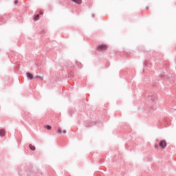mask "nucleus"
Returning <instances> with one entry per match:
<instances>
[{
  "label": "nucleus",
  "instance_id": "1a4fd4ad",
  "mask_svg": "<svg viewBox=\"0 0 176 176\" xmlns=\"http://www.w3.org/2000/svg\"><path fill=\"white\" fill-rule=\"evenodd\" d=\"M39 78V79H41V80H43V77H42V76H36L35 77H34V79H36V78Z\"/></svg>",
  "mask_w": 176,
  "mask_h": 176
},
{
  "label": "nucleus",
  "instance_id": "ddd939ff",
  "mask_svg": "<svg viewBox=\"0 0 176 176\" xmlns=\"http://www.w3.org/2000/svg\"><path fill=\"white\" fill-rule=\"evenodd\" d=\"M155 148H159V145L157 144H155Z\"/></svg>",
  "mask_w": 176,
  "mask_h": 176
},
{
  "label": "nucleus",
  "instance_id": "6e6552de",
  "mask_svg": "<svg viewBox=\"0 0 176 176\" xmlns=\"http://www.w3.org/2000/svg\"><path fill=\"white\" fill-rule=\"evenodd\" d=\"M29 148L31 151H35L36 148L32 144H29Z\"/></svg>",
  "mask_w": 176,
  "mask_h": 176
},
{
  "label": "nucleus",
  "instance_id": "20e7f679",
  "mask_svg": "<svg viewBox=\"0 0 176 176\" xmlns=\"http://www.w3.org/2000/svg\"><path fill=\"white\" fill-rule=\"evenodd\" d=\"M148 100H151V101H155L156 100V96H155L154 95H148Z\"/></svg>",
  "mask_w": 176,
  "mask_h": 176
},
{
  "label": "nucleus",
  "instance_id": "a211bd4d",
  "mask_svg": "<svg viewBox=\"0 0 176 176\" xmlns=\"http://www.w3.org/2000/svg\"><path fill=\"white\" fill-rule=\"evenodd\" d=\"M146 9H148V7H146Z\"/></svg>",
  "mask_w": 176,
  "mask_h": 176
},
{
  "label": "nucleus",
  "instance_id": "f3484780",
  "mask_svg": "<svg viewBox=\"0 0 176 176\" xmlns=\"http://www.w3.org/2000/svg\"><path fill=\"white\" fill-rule=\"evenodd\" d=\"M92 17H94V14H92Z\"/></svg>",
  "mask_w": 176,
  "mask_h": 176
},
{
  "label": "nucleus",
  "instance_id": "9d476101",
  "mask_svg": "<svg viewBox=\"0 0 176 176\" xmlns=\"http://www.w3.org/2000/svg\"><path fill=\"white\" fill-rule=\"evenodd\" d=\"M45 129H47V130H52V127L50 125H45Z\"/></svg>",
  "mask_w": 176,
  "mask_h": 176
},
{
  "label": "nucleus",
  "instance_id": "dca6fc26",
  "mask_svg": "<svg viewBox=\"0 0 176 176\" xmlns=\"http://www.w3.org/2000/svg\"><path fill=\"white\" fill-rule=\"evenodd\" d=\"M40 14H43V12L40 11Z\"/></svg>",
  "mask_w": 176,
  "mask_h": 176
},
{
  "label": "nucleus",
  "instance_id": "2eb2a0df",
  "mask_svg": "<svg viewBox=\"0 0 176 176\" xmlns=\"http://www.w3.org/2000/svg\"><path fill=\"white\" fill-rule=\"evenodd\" d=\"M160 78H164V75H160Z\"/></svg>",
  "mask_w": 176,
  "mask_h": 176
},
{
  "label": "nucleus",
  "instance_id": "f8f14e48",
  "mask_svg": "<svg viewBox=\"0 0 176 176\" xmlns=\"http://www.w3.org/2000/svg\"><path fill=\"white\" fill-rule=\"evenodd\" d=\"M14 5H17V3H19V1L17 0H15L14 2Z\"/></svg>",
  "mask_w": 176,
  "mask_h": 176
},
{
  "label": "nucleus",
  "instance_id": "4468645a",
  "mask_svg": "<svg viewBox=\"0 0 176 176\" xmlns=\"http://www.w3.org/2000/svg\"><path fill=\"white\" fill-rule=\"evenodd\" d=\"M63 134H66L67 133V130H63Z\"/></svg>",
  "mask_w": 176,
  "mask_h": 176
},
{
  "label": "nucleus",
  "instance_id": "9b49d317",
  "mask_svg": "<svg viewBox=\"0 0 176 176\" xmlns=\"http://www.w3.org/2000/svg\"><path fill=\"white\" fill-rule=\"evenodd\" d=\"M58 134H61V133H62L61 128H58Z\"/></svg>",
  "mask_w": 176,
  "mask_h": 176
},
{
  "label": "nucleus",
  "instance_id": "423d86ee",
  "mask_svg": "<svg viewBox=\"0 0 176 176\" xmlns=\"http://www.w3.org/2000/svg\"><path fill=\"white\" fill-rule=\"evenodd\" d=\"M5 136V129H1L0 130V137Z\"/></svg>",
  "mask_w": 176,
  "mask_h": 176
},
{
  "label": "nucleus",
  "instance_id": "f03ea898",
  "mask_svg": "<svg viewBox=\"0 0 176 176\" xmlns=\"http://www.w3.org/2000/svg\"><path fill=\"white\" fill-rule=\"evenodd\" d=\"M107 49V47L106 45H100L98 47L97 50L99 52H102L104 50H106Z\"/></svg>",
  "mask_w": 176,
  "mask_h": 176
},
{
  "label": "nucleus",
  "instance_id": "7ed1b4c3",
  "mask_svg": "<svg viewBox=\"0 0 176 176\" xmlns=\"http://www.w3.org/2000/svg\"><path fill=\"white\" fill-rule=\"evenodd\" d=\"M26 76L28 79H30V80H32V79H34V76L32 75V74L30 72L26 73Z\"/></svg>",
  "mask_w": 176,
  "mask_h": 176
},
{
  "label": "nucleus",
  "instance_id": "39448f33",
  "mask_svg": "<svg viewBox=\"0 0 176 176\" xmlns=\"http://www.w3.org/2000/svg\"><path fill=\"white\" fill-rule=\"evenodd\" d=\"M74 3H77L78 5H80L82 3V0H72Z\"/></svg>",
  "mask_w": 176,
  "mask_h": 176
},
{
  "label": "nucleus",
  "instance_id": "0eeeda50",
  "mask_svg": "<svg viewBox=\"0 0 176 176\" xmlns=\"http://www.w3.org/2000/svg\"><path fill=\"white\" fill-rule=\"evenodd\" d=\"M34 21L39 20V14H37L36 16H34Z\"/></svg>",
  "mask_w": 176,
  "mask_h": 176
},
{
  "label": "nucleus",
  "instance_id": "f257e3e1",
  "mask_svg": "<svg viewBox=\"0 0 176 176\" xmlns=\"http://www.w3.org/2000/svg\"><path fill=\"white\" fill-rule=\"evenodd\" d=\"M159 146L161 147V149H165L166 146H167V142H166V140H161L159 143Z\"/></svg>",
  "mask_w": 176,
  "mask_h": 176
}]
</instances>
